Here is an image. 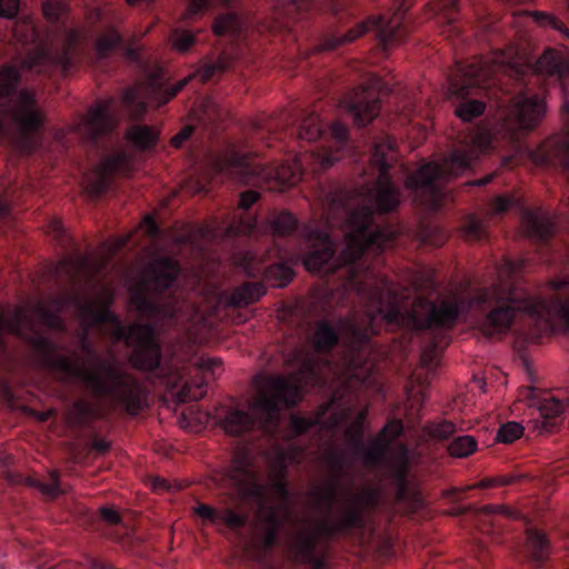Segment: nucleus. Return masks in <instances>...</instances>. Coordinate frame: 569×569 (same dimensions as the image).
Returning <instances> with one entry per match:
<instances>
[{
  "label": "nucleus",
  "mask_w": 569,
  "mask_h": 569,
  "mask_svg": "<svg viewBox=\"0 0 569 569\" xmlns=\"http://www.w3.org/2000/svg\"><path fill=\"white\" fill-rule=\"evenodd\" d=\"M29 342L43 366L64 378H78L97 398L108 400L112 406L137 416L148 407V391L129 371L110 359H101L82 341L83 356L77 352L60 355L50 342L40 336Z\"/></svg>",
  "instance_id": "nucleus-1"
},
{
  "label": "nucleus",
  "mask_w": 569,
  "mask_h": 569,
  "mask_svg": "<svg viewBox=\"0 0 569 569\" xmlns=\"http://www.w3.org/2000/svg\"><path fill=\"white\" fill-rule=\"evenodd\" d=\"M315 499L326 506L336 505V515L318 520L301 522L291 533L289 550L295 560L310 563V569H328L326 548L320 540L353 528L363 527L365 517L375 511L381 502L382 492L375 485H362L343 489L336 496L330 488L317 490Z\"/></svg>",
  "instance_id": "nucleus-2"
},
{
  "label": "nucleus",
  "mask_w": 569,
  "mask_h": 569,
  "mask_svg": "<svg viewBox=\"0 0 569 569\" xmlns=\"http://www.w3.org/2000/svg\"><path fill=\"white\" fill-rule=\"evenodd\" d=\"M360 301L363 303L366 323L351 321L349 330L356 342H361L378 332L376 320L381 318L389 323H399L412 329H450L455 326L460 307L456 299L431 302L417 298L410 310L386 284L372 286L371 279L357 283Z\"/></svg>",
  "instance_id": "nucleus-3"
},
{
  "label": "nucleus",
  "mask_w": 569,
  "mask_h": 569,
  "mask_svg": "<svg viewBox=\"0 0 569 569\" xmlns=\"http://www.w3.org/2000/svg\"><path fill=\"white\" fill-rule=\"evenodd\" d=\"M469 306L486 312L479 325L486 337L506 332L519 311L528 313L540 333L552 331L557 323L569 326V301L558 298L549 302L529 299L521 289L508 282L482 290L471 299Z\"/></svg>",
  "instance_id": "nucleus-4"
},
{
  "label": "nucleus",
  "mask_w": 569,
  "mask_h": 569,
  "mask_svg": "<svg viewBox=\"0 0 569 569\" xmlns=\"http://www.w3.org/2000/svg\"><path fill=\"white\" fill-rule=\"evenodd\" d=\"M392 236L391 231L375 222L373 212L369 207L356 208L347 219L346 244L340 256L332 260V241L328 236L319 234V246H313L305 256L303 264L311 272H333L341 266L356 261L367 249H381Z\"/></svg>",
  "instance_id": "nucleus-5"
},
{
  "label": "nucleus",
  "mask_w": 569,
  "mask_h": 569,
  "mask_svg": "<svg viewBox=\"0 0 569 569\" xmlns=\"http://www.w3.org/2000/svg\"><path fill=\"white\" fill-rule=\"evenodd\" d=\"M228 478L237 490L240 500L256 502L258 520L267 526L262 539L263 549H270L277 539L282 520L287 516V490L283 482V468L280 467L270 485L261 482L257 471L246 460L231 467Z\"/></svg>",
  "instance_id": "nucleus-6"
},
{
  "label": "nucleus",
  "mask_w": 569,
  "mask_h": 569,
  "mask_svg": "<svg viewBox=\"0 0 569 569\" xmlns=\"http://www.w3.org/2000/svg\"><path fill=\"white\" fill-rule=\"evenodd\" d=\"M491 144L488 131L477 130L470 137V146L453 150L441 162L430 161L410 174L405 182L416 201L436 208L442 199L443 186L463 174Z\"/></svg>",
  "instance_id": "nucleus-7"
},
{
  "label": "nucleus",
  "mask_w": 569,
  "mask_h": 569,
  "mask_svg": "<svg viewBox=\"0 0 569 569\" xmlns=\"http://www.w3.org/2000/svg\"><path fill=\"white\" fill-rule=\"evenodd\" d=\"M308 159H313L321 169H327L337 162L339 157L327 152H312L292 163L266 167L248 154L229 151L216 160L214 167L219 173L226 174L238 183H268L270 189L282 191L283 188L298 183L301 177V161Z\"/></svg>",
  "instance_id": "nucleus-8"
},
{
  "label": "nucleus",
  "mask_w": 569,
  "mask_h": 569,
  "mask_svg": "<svg viewBox=\"0 0 569 569\" xmlns=\"http://www.w3.org/2000/svg\"><path fill=\"white\" fill-rule=\"evenodd\" d=\"M308 383H320L311 360L306 361L298 372L266 377L258 385L257 395L249 408L260 415L264 428H268L277 422L281 409L290 408L301 400V388Z\"/></svg>",
  "instance_id": "nucleus-9"
},
{
  "label": "nucleus",
  "mask_w": 569,
  "mask_h": 569,
  "mask_svg": "<svg viewBox=\"0 0 569 569\" xmlns=\"http://www.w3.org/2000/svg\"><path fill=\"white\" fill-rule=\"evenodd\" d=\"M179 270L178 262L172 258L163 257L151 261L142 271L141 280L131 293V303L141 313L173 317L176 313L173 303L160 305L154 293L171 287Z\"/></svg>",
  "instance_id": "nucleus-10"
},
{
  "label": "nucleus",
  "mask_w": 569,
  "mask_h": 569,
  "mask_svg": "<svg viewBox=\"0 0 569 569\" xmlns=\"http://www.w3.org/2000/svg\"><path fill=\"white\" fill-rule=\"evenodd\" d=\"M492 73L491 67L485 66L479 59L457 67L451 74L447 99L458 101L455 114L463 121H471L483 113L486 104L473 98L481 90V84Z\"/></svg>",
  "instance_id": "nucleus-11"
},
{
  "label": "nucleus",
  "mask_w": 569,
  "mask_h": 569,
  "mask_svg": "<svg viewBox=\"0 0 569 569\" xmlns=\"http://www.w3.org/2000/svg\"><path fill=\"white\" fill-rule=\"evenodd\" d=\"M399 154L391 140L376 142L365 173L372 177L375 186L368 196L380 213L391 212L400 203V192L390 182L388 170L398 161Z\"/></svg>",
  "instance_id": "nucleus-12"
},
{
  "label": "nucleus",
  "mask_w": 569,
  "mask_h": 569,
  "mask_svg": "<svg viewBox=\"0 0 569 569\" xmlns=\"http://www.w3.org/2000/svg\"><path fill=\"white\" fill-rule=\"evenodd\" d=\"M10 113L19 146L23 149H30L32 147V138L46 123L47 116L44 110L34 99L32 92L22 90L12 100Z\"/></svg>",
  "instance_id": "nucleus-13"
},
{
  "label": "nucleus",
  "mask_w": 569,
  "mask_h": 569,
  "mask_svg": "<svg viewBox=\"0 0 569 569\" xmlns=\"http://www.w3.org/2000/svg\"><path fill=\"white\" fill-rule=\"evenodd\" d=\"M117 338H124L126 343L133 347L130 361L136 368L151 371L159 367L161 350L149 325L138 323L128 329L118 328Z\"/></svg>",
  "instance_id": "nucleus-14"
},
{
  "label": "nucleus",
  "mask_w": 569,
  "mask_h": 569,
  "mask_svg": "<svg viewBox=\"0 0 569 569\" xmlns=\"http://www.w3.org/2000/svg\"><path fill=\"white\" fill-rule=\"evenodd\" d=\"M545 114V103L537 94L518 93L511 100L503 120V128L511 139L532 130Z\"/></svg>",
  "instance_id": "nucleus-15"
},
{
  "label": "nucleus",
  "mask_w": 569,
  "mask_h": 569,
  "mask_svg": "<svg viewBox=\"0 0 569 569\" xmlns=\"http://www.w3.org/2000/svg\"><path fill=\"white\" fill-rule=\"evenodd\" d=\"M403 0L397 8L393 17L386 20L383 17H371L366 22L357 24L339 38L340 43H350L361 37L366 31L372 29L376 31L378 39L383 47L392 44L402 39L405 29L402 27L403 14L408 11L409 6Z\"/></svg>",
  "instance_id": "nucleus-16"
},
{
  "label": "nucleus",
  "mask_w": 569,
  "mask_h": 569,
  "mask_svg": "<svg viewBox=\"0 0 569 569\" xmlns=\"http://www.w3.org/2000/svg\"><path fill=\"white\" fill-rule=\"evenodd\" d=\"M386 468L397 485L396 500L398 502L408 501L409 509L416 510L420 505V498L418 492L408 487L406 480L408 468V450L406 446L398 445L391 449L386 460Z\"/></svg>",
  "instance_id": "nucleus-17"
},
{
  "label": "nucleus",
  "mask_w": 569,
  "mask_h": 569,
  "mask_svg": "<svg viewBox=\"0 0 569 569\" xmlns=\"http://www.w3.org/2000/svg\"><path fill=\"white\" fill-rule=\"evenodd\" d=\"M378 84L356 89L346 98L341 107L352 116L356 126L370 123L380 112V99L376 92Z\"/></svg>",
  "instance_id": "nucleus-18"
},
{
  "label": "nucleus",
  "mask_w": 569,
  "mask_h": 569,
  "mask_svg": "<svg viewBox=\"0 0 569 569\" xmlns=\"http://www.w3.org/2000/svg\"><path fill=\"white\" fill-rule=\"evenodd\" d=\"M116 127L117 119L111 112L110 101L106 100L97 102L88 109L79 124V130L90 139H98L112 132Z\"/></svg>",
  "instance_id": "nucleus-19"
},
{
  "label": "nucleus",
  "mask_w": 569,
  "mask_h": 569,
  "mask_svg": "<svg viewBox=\"0 0 569 569\" xmlns=\"http://www.w3.org/2000/svg\"><path fill=\"white\" fill-rule=\"evenodd\" d=\"M128 171V157L123 152H118L103 160L88 181L86 190L90 196L97 197L109 187L113 174H124Z\"/></svg>",
  "instance_id": "nucleus-20"
},
{
  "label": "nucleus",
  "mask_w": 569,
  "mask_h": 569,
  "mask_svg": "<svg viewBox=\"0 0 569 569\" xmlns=\"http://www.w3.org/2000/svg\"><path fill=\"white\" fill-rule=\"evenodd\" d=\"M162 81L159 73L149 76L146 83L139 84L126 91L123 96L124 102L129 107L130 117L134 120L140 119L144 111V100H156L161 94Z\"/></svg>",
  "instance_id": "nucleus-21"
},
{
  "label": "nucleus",
  "mask_w": 569,
  "mask_h": 569,
  "mask_svg": "<svg viewBox=\"0 0 569 569\" xmlns=\"http://www.w3.org/2000/svg\"><path fill=\"white\" fill-rule=\"evenodd\" d=\"M214 417L219 420V426L231 436L247 432L254 425V419L248 411L237 408H217Z\"/></svg>",
  "instance_id": "nucleus-22"
},
{
  "label": "nucleus",
  "mask_w": 569,
  "mask_h": 569,
  "mask_svg": "<svg viewBox=\"0 0 569 569\" xmlns=\"http://www.w3.org/2000/svg\"><path fill=\"white\" fill-rule=\"evenodd\" d=\"M535 70L540 74L565 78L569 74V61L561 52L548 49L536 61Z\"/></svg>",
  "instance_id": "nucleus-23"
},
{
  "label": "nucleus",
  "mask_w": 569,
  "mask_h": 569,
  "mask_svg": "<svg viewBox=\"0 0 569 569\" xmlns=\"http://www.w3.org/2000/svg\"><path fill=\"white\" fill-rule=\"evenodd\" d=\"M522 223L530 238L542 240L550 237L553 232L551 217L541 210L526 212Z\"/></svg>",
  "instance_id": "nucleus-24"
},
{
  "label": "nucleus",
  "mask_w": 569,
  "mask_h": 569,
  "mask_svg": "<svg viewBox=\"0 0 569 569\" xmlns=\"http://www.w3.org/2000/svg\"><path fill=\"white\" fill-rule=\"evenodd\" d=\"M160 132L154 127L144 124L131 126L126 132V139L134 149L150 150L156 147Z\"/></svg>",
  "instance_id": "nucleus-25"
},
{
  "label": "nucleus",
  "mask_w": 569,
  "mask_h": 569,
  "mask_svg": "<svg viewBox=\"0 0 569 569\" xmlns=\"http://www.w3.org/2000/svg\"><path fill=\"white\" fill-rule=\"evenodd\" d=\"M100 416V410L96 405L87 400H79L69 410L67 421L71 426H83Z\"/></svg>",
  "instance_id": "nucleus-26"
},
{
  "label": "nucleus",
  "mask_w": 569,
  "mask_h": 569,
  "mask_svg": "<svg viewBox=\"0 0 569 569\" xmlns=\"http://www.w3.org/2000/svg\"><path fill=\"white\" fill-rule=\"evenodd\" d=\"M264 295L263 286L260 283H244L238 287L229 298V305L241 308L253 303Z\"/></svg>",
  "instance_id": "nucleus-27"
},
{
  "label": "nucleus",
  "mask_w": 569,
  "mask_h": 569,
  "mask_svg": "<svg viewBox=\"0 0 569 569\" xmlns=\"http://www.w3.org/2000/svg\"><path fill=\"white\" fill-rule=\"evenodd\" d=\"M297 226V218L289 211L274 212L268 218V227L273 236H289L296 230Z\"/></svg>",
  "instance_id": "nucleus-28"
},
{
  "label": "nucleus",
  "mask_w": 569,
  "mask_h": 569,
  "mask_svg": "<svg viewBox=\"0 0 569 569\" xmlns=\"http://www.w3.org/2000/svg\"><path fill=\"white\" fill-rule=\"evenodd\" d=\"M526 548L530 553V559L533 562H543L549 555V545L546 536L538 530H527V545Z\"/></svg>",
  "instance_id": "nucleus-29"
},
{
  "label": "nucleus",
  "mask_w": 569,
  "mask_h": 569,
  "mask_svg": "<svg viewBox=\"0 0 569 569\" xmlns=\"http://www.w3.org/2000/svg\"><path fill=\"white\" fill-rule=\"evenodd\" d=\"M26 483L29 487L38 489L44 497L49 499H54L64 492L60 486L59 473L57 471H50L47 481L34 477H28L26 478Z\"/></svg>",
  "instance_id": "nucleus-30"
},
{
  "label": "nucleus",
  "mask_w": 569,
  "mask_h": 569,
  "mask_svg": "<svg viewBox=\"0 0 569 569\" xmlns=\"http://www.w3.org/2000/svg\"><path fill=\"white\" fill-rule=\"evenodd\" d=\"M241 30L239 17L233 12L218 16L212 23V31L216 36H238Z\"/></svg>",
  "instance_id": "nucleus-31"
},
{
  "label": "nucleus",
  "mask_w": 569,
  "mask_h": 569,
  "mask_svg": "<svg viewBox=\"0 0 569 569\" xmlns=\"http://www.w3.org/2000/svg\"><path fill=\"white\" fill-rule=\"evenodd\" d=\"M322 133V126L315 112L306 113L298 127L297 137L300 140L315 141Z\"/></svg>",
  "instance_id": "nucleus-32"
},
{
  "label": "nucleus",
  "mask_w": 569,
  "mask_h": 569,
  "mask_svg": "<svg viewBox=\"0 0 569 569\" xmlns=\"http://www.w3.org/2000/svg\"><path fill=\"white\" fill-rule=\"evenodd\" d=\"M338 342L335 330L326 322L316 326L313 335V346L317 351L330 349Z\"/></svg>",
  "instance_id": "nucleus-33"
},
{
  "label": "nucleus",
  "mask_w": 569,
  "mask_h": 569,
  "mask_svg": "<svg viewBox=\"0 0 569 569\" xmlns=\"http://www.w3.org/2000/svg\"><path fill=\"white\" fill-rule=\"evenodd\" d=\"M169 42L179 53L188 52L196 43V33L186 29L174 28L169 36Z\"/></svg>",
  "instance_id": "nucleus-34"
},
{
  "label": "nucleus",
  "mask_w": 569,
  "mask_h": 569,
  "mask_svg": "<svg viewBox=\"0 0 569 569\" xmlns=\"http://www.w3.org/2000/svg\"><path fill=\"white\" fill-rule=\"evenodd\" d=\"M477 450V441L471 436H460L455 438L448 446L450 456L465 458Z\"/></svg>",
  "instance_id": "nucleus-35"
},
{
  "label": "nucleus",
  "mask_w": 569,
  "mask_h": 569,
  "mask_svg": "<svg viewBox=\"0 0 569 569\" xmlns=\"http://www.w3.org/2000/svg\"><path fill=\"white\" fill-rule=\"evenodd\" d=\"M121 43L120 34L112 28L107 29L97 38L96 48L100 57H107Z\"/></svg>",
  "instance_id": "nucleus-36"
},
{
  "label": "nucleus",
  "mask_w": 569,
  "mask_h": 569,
  "mask_svg": "<svg viewBox=\"0 0 569 569\" xmlns=\"http://www.w3.org/2000/svg\"><path fill=\"white\" fill-rule=\"evenodd\" d=\"M78 40L79 33L73 30L69 31L63 40L62 52L54 57V62L61 66L63 71H67V69L71 66L73 56L72 50L76 47Z\"/></svg>",
  "instance_id": "nucleus-37"
},
{
  "label": "nucleus",
  "mask_w": 569,
  "mask_h": 569,
  "mask_svg": "<svg viewBox=\"0 0 569 569\" xmlns=\"http://www.w3.org/2000/svg\"><path fill=\"white\" fill-rule=\"evenodd\" d=\"M458 3L459 0H435L431 8L445 22L451 23L456 19Z\"/></svg>",
  "instance_id": "nucleus-38"
},
{
  "label": "nucleus",
  "mask_w": 569,
  "mask_h": 569,
  "mask_svg": "<svg viewBox=\"0 0 569 569\" xmlns=\"http://www.w3.org/2000/svg\"><path fill=\"white\" fill-rule=\"evenodd\" d=\"M19 81V72L14 67H6L0 70V97L9 96Z\"/></svg>",
  "instance_id": "nucleus-39"
},
{
  "label": "nucleus",
  "mask_w": 569,
  "mask_h": 569,
  "mask_svg": "<svg viewBox=\"0 0 569 569\" xmlns=\"http://www.w3.org/2000/svg\"><path fill=\"white\" fill-rule=\"evenodd\" d=\"M525 475H506V476H499L490 479H483L479 481L478 483H475L472 486H467L462 490H469L473 488H490V487H498V486H509L512 483H516L523 479Z\"/></svg>",
  "instance_id": "nucleus-40"
},
{
  "label": "nucleus",
  "mask_w": 569,
  "mask_h": 569,
  "mask_svg": "<svg viewBox=\"0 0 569 569\" xmlns=\"http://www.w3.org/2000/svg\"><path fill=\"white\" fill-rule=\"evenodd\" d=\"M463 237L469 241L480 240L486 236L483 222L475 216H469L462 227Z\"/></svg>",
  "instance_id": "nucleus-41"
},
{
  "label": "nucleus",
  "mask_w": 569,
  "mask_h": 569,
  "mask_svg": "<svg viewBox=\"0 0 569 569\" xmlns=\"http://www.w3.org/2000/svg\"><path fill=\"white\" fill-rule=\"evenodd\" d=\"M228 59L223 56L219 57L213 63L203 66L201 70H198L194 76L200 78L201 82L211 80L214 76L221 74L228 68Z\"/></svg>",
  "instance_id": "nucleus-42"
},
{
  "label": "nucleus",
  "mask_w": 569,
  "mask_h": 569,
  "mask_svg": "<svg viewBox=\"0 0 569 569\" xmlns=\"http://www.w3.org/2000/svg\"><path fill=\"white\" fill-rule=\"evenodd\" d=\"M203 381L187 382L183 388L177 392L176 397L179 402L197 401L204 396L202 390Z\"/></svg>",
  "instance_id": "nucleus-43"
},
{
  "label": "nucleus",
  "mask_w": 569,
  "mask_h": 569,
  "mask_svg": "<svg viewBox=\"0 0 569 569\" xmlns=\"http://www.w3.org/2000/svg\"><path fill=\"white\" fill-rule=\"evenodd\" d=\"M523 433V427L518 422H507L502 425L497 433V440L503 443H511L519 439Z\"/></svg>",
  "instance_id": "nucleus-44"
},
{
  "label": "nucleus",
  "mask_w": 569,
  "mask_h": 569,
  "mask_svg": "<svg viewBox=\"0 0 569 569\" xmlns=\"http://www.w3.org/2000/svg\"><path fill=\"white\" fill-rule=\"evenodd\" d=\"M538 409L545 419L556 418L563 412L565 403L553 397L542 399Z\"/></svg>",
  "instance_id": "nucleus-45"
},
{
  "label": "nucleus",
  "mask_w": 569,
  "mask_h": 569,
  "mask_svg": "<svg viewBox=\"0 0 569 569\" xmlns=\"http://www.w3.org/2000/svg\"><path fill=\"white\" fill-rule=\"evenodd\" d=\"M68 9L66 0H43L42 10L46 19L57 21Z\"/></svg>",
  "instance_id": "nucleus-46"
},
{
  "label": "nucleus",
  "mask_w": 569,
  "mask_h": 569,
  "mask_svg": "<svg viewBox=\"0 0 569 569\" xmlns=\"http://www.w3.org/2000/svg\"><path fill=\"white\" fill-rule=\"evenodd\" d=\"M387 445L379 439L369 446L363 453V461L366 466H375L382 460L386 456Z\"/></svg>",
  "instance_id": "nucleus-47"
},
{
  "label": "nucleus",
  "mask_w": 569,
  "mask_h": 569,
  "mask_svg": "<svg viewBox=\"0 0 569 569\" xmlns=\"http://www.w3.org/2000/svg\"><path fill=\"white\" fill-rule=\"evenodd\" d=\"M367 416V410L359 412L357 418L346 429V438L353 445H358L362 437L363 421Z\"/></svg>",
  "instance_id": "nucleus-48"
},
{
  "label": "nucleus",
  "mask_w": 569,
  "mask_h": 569,
  "mask_svg": "<svg viewBox=\"0 0 569 569\" xmlns=\"http://www.w3.org/2000/svg\"><path fill=\"white\" fill-rule=\"evenodd\" d=\"M476 512L485 515H502L510 519L517 518L518 516L516 510L506 505H486L481 508H477Z\"/></svg>",
  "instance_id": "nucleus-49"
},
{
  "label": "nucleus",
  "mask_w": 569,
  "mask_h": 569,
  "mask_svg": "<svg viewBox=\"0 0 569 569\" xmlns=\"http://www.w3.org/2000/svg\"><path fill=\"white\" fill-rule=\"evenodd\" d=\"M401 431L402 422L400 420H392L383 427L378 436V439L387 445L389 441L397 438Z\"/></svg>",
  "instance_id": "nucleus-50"
},
{
  "label": "nucleus",
  "mask_w": 569,
  "mask_h": 569,
  "mask_svg": "<svg viewBox=\"0 0 569 569\" xmlns=\"http://www.w3.org/2000/svg\"><path fill=\"white\" fill-rule=\"evenodd\" d=\"M428 432L432 438L446 439L455 432V425L450 421L433 423L428 428Z\"/></svg>",
  "instance_id": "nucleus-51"
},
{
  "label": "nucleus",
  "mask_w": 569,
  "mask_h": 569,
  "mask_svg": "<svg viewBox=\"0 0 569 569\" xmlns=\"http://www.w3.org/2000/svg\"><path fill=\"white\" fill-rule=\"evenodd\" d=\"M220 519L231 529L241 528L247 522L246 515L236 513L231 509H224L222 513H220Z\"/></svg>",
  "instance_id": "nucleus-52"
},
{
  "label": "nucleus",
  "mask_w": 569,
  "mask_h": 569,
  "mask_svg": "<svg viewBox=\"0 0 569 569\" xmlns=\"http://www.w3.org/2000/svg\"><path fill=\"white\" fill-rule=\"evenodd\" d=\"M268 274L270 278H279L280 282L279 287L286 286L293 277V272L290 268L282 264H274L268 269Z\"/></svg>",
  "instance_id": "nucleus-53"
},
{
  "label": "nucleus",
  "mask_w": 569,
  "mask_h": 569,
  "mask_svg": "<svg viewBox=\"0 0 569 569\" xmlns=\"http://www.w3.org/2000/svg\"><path fill=\"white\" fill-rule=\"evenodd\" d=\"M209 0H189L186 11L180 17V21L186 22L192 20L198 13L208 7Z\"/></svg>",
  "instance_id": "nucleus-54"
},
{
  "label": "nucleus",
  "mask_w": 569,
  "mask_h": 569,
  "mask_svg": "<svg viewBox=\"0 0 569 569\" xmlns=\"http://www.w3.org/2000/svg\"><path fill=\"white\" fill-rule=\"evenodd\" d=\"M47 59H48V56L44 52V50L40 47H37L22 61V68L23 69H32L37 66L42 64L44 61H47Z\"/></svg>",
  "instance_id": "nucleus-55"
},
{
  "label": "nucleus",
  "mask_w": 569,
  "mask_h": 569,
  "mask_svg": "<svg viewBox=\"0 0 569 569\" xmlns=\"http://www.w3.org/2000/svg\"><path fill=\"white\" fill-rule=\"evenodd\" d=\"M317 423V420L297 416L290 417V427L296 435L306 432L310 427Z\"/></svg>",
  "instance_id": "nucleus-56"
},
{
  "label": "nucleus",
  "mask_w": 569,
  "mask_h": 569,
  "mask_svg": "<svg viewBox=\"0 0 569 569\" xmlns=\"http://www.w3.org/2000/svg\"><path fill=\"white\" fill-rule=\"evenodd\" d=\"M512 203V199L505 196H499L491 202L488 216L492 217L506 212Z\"/></svg>",
  "instance_id": "nucleus-57"
},
{
  "label": "nucleus",
  "mask_w": 569,
  "mask_h": 569,
  "mask_svg": "<svg viewBox=\"0 0 569 569\" xmlns=\"http://www.w3.org/2000/svg\"><path fill=\"white\" fill-rule=\"evenodd\" d=\"M193 512L204 521L216 522L218 519H220V513H218L214 508L204 503H200L194 507Z\"/></svg>",
  "instance_id": "nucleus-58"
},
{
  "label": "nucleus",
  "mask_w": 569,
  "mask_h": 569,
  "mask_svg": "<svg viewBox=\"0 0 569 569\" xmlns=\"http://www.w3.org/2000/svg\"><path fill=\"white\" fill-rule=\"evenodd\" d=\"M19 10V0H0V17L11 19Z\"/></svg>",
  "instance_id": "nucleus-59"
},
{
  "label": "nucleus",
  "mask_w": 569,
  "mask_h": 569,
  "mask_svg": "<svg viewBox=\"0 0 569 569\" xmlns=\"http://www.w3.org/2000/svg\"><path fill=\"white\" fill-rule=\"evenodd\" d=\"M151 487L153 490H159V489H163V490H181L182 489V486L181 483H178V482H174L173 485L164 479V478H159V477H156L151 480Z\"/></svg>",
  "instance_id": "nucleus-60"
},
{
  "label": "nucleus",
  "mask_w": 569,
  "mask_h": 569,
  "mask_svg": "<svg viewBox=\"0 0 569 569\" xmlns=\"http://www.w3.org/2000/svg\"><path fill=\"white\" fill-rule=\"evenodd\" d=\"M193 132L192 126H186L183 127L180 132H178L176 136H173L170 140V143L174 148H180L182 143L190 138L191 133Z\"/></svg>",
  "instance_id": "nucleus-61"
},
{
  "label": "nucleus",
  "mask_w": 569,
  "mask_h": 569,
  "mask_svg": "<svg viewBox=\"0 0 569 569\" xmlns=\"http://www.w3.org/2000/svg\"><path fill=\"white\" fill-rule=\"evenodd\" d=\"M100 516L108 525H117L121 521L119 512L112 508L102 507L100 509Z\"/></svg>",
  "instance_id": "nucleus-62"
},
{
  "label": "nucleus",
  "mask_w": 569,
  "mask_h": 569,
  "mask_svg": "<svg viewBox=\"0 0 569 569\" xmlns=\"http://www.w3.org/2000/svg\"><path fill=\"white\" fill-rule=\"evenodd\" d=\"M259 193L253 190L244 191L240 194L239 207L242 209H249L258 199Z\"/></svg>",
  "instance_id": "nucleus-63"
},
{
  "label": "nucleus",
  "mask_w": 569,
  "mask_h": 569,
  "mask_svg": "<svg viewBox=\"0 0 569 569\" xmlns=\"http://www.w3.org/2000/svg\"><path fill=\"white\" fill-rule=\"evenodd\" d=\"M438 357V351L433 343L428 345L421 355V362L423 366H431Z\"/></svg>",
  "instance_id": "nucleus-64"
}]
</instances>
